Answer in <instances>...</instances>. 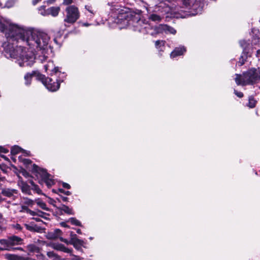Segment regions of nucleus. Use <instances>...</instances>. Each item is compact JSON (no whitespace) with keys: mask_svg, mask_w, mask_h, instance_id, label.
Instances as JSON below:
<instances>
[{"mask_svg":"<svg viewBox=\"0 0 260 260\" xmlns=\"http://www.w3.org/2000/svg\"><path fill=\"white\" fill-rule=\"evenodd\" d=\"M62 186L64 187V188H67V189H70V187H71V186L70 184H69L68 183H64L63 182L62 183Z\"/></svg>","mask_w":260,"mask_h":260,"instance_id":"42","label":"nucleus"},{"mask_svg":"<svg viewBox=\"0 0 260 260\" xmlns=\"http://www.w3.org/2000/svg\"><path fill=\"white\" fill-rule=\"evenodd\" d=\"M84 241L79 239H73L72 242H70V244L74 246V247L79 251H82V247L83 246Z\"/></svg>","mask_w":260,"mask_h":260,"instance_id":"14","label":"nucleus"},{"mask_svg":"<svg viewBox=\"0 0 260 260\" xmlns=\"http://www.w3.org/2000/svg\"><path fill=\"white\" fill-rule=\"evenodd\" d=\"M165 42L163 41L158 40L155 43V45L156 48L160 50V51L163 50V47L164 46Z\"/></svg>","mask_w":260,"mask_h":260,"instance_id":"25","label":"nucleus"},{"mask_svg":"<svg viewBox=\"0 0 260 260\" xmlns=\"http://www.w3.org/2000/svg\"><path fill=\"white\" fill-rule=\"evenodd\" d=\"M36 221H39V220L38 218H36Z\"/></svg>","mask_w":260,"mask_h":260,"instance_id":"56","label":"nucleus"},{"mask_svg":"<svg viewBox=\"0 0 260 260\" xmlns=\"http://www.w3.org/2000/svg\"><path fill=\"white\" fill-rule=\"evenodd\" d=\"M66 16L64 19L65 22L75 23L80 17V13L77 7L70 6L66 9Z\"/></svg>","mask_w":260,"mask_h":260,"instance_id":"9","label":"nucleus"},{"mask_svg":"<svg viewBox=\"0 0 260 260\" xmlns=\"http://www.w3.org/2000/svg\"><path fill=\"white\" fill-rule=\"evenodd\" d=\"M38 254L36 255L37 258L39 260H51L50 258L47 256L48 258L43 254L39 253H37Z\"/></svg>","mask_w":260,"mask_h":260,"instance_id":"31","label":"nucleus"},{"mask_svg":"<svg viewBox=\"0 0 260 260\" xmlns=\"http://www.w3.org/2000/svg\"><path fill=\"white\" fill-rule=\"evenodd\" d=\"M92 239H93V238H92V237H91L89 238V239H90V240H92Z\"/></svg>","mask_w":260,"mask_h":260,"instance_id":"55","label":"nucleus"},{"mask_svg":"<svg viewBox=\"0 0 260 260\" xmlns=\"http://www.w3.org/2000/svg\"><path fill=\"white\" fill-rule=\"evenodd\" d=\"M60 240L63 242L64 241H65V239H64V238H63L62 237H60Z\"/></svg>","mask_w":260,"mask_h":260,"instance_id":"52","label":"nucleus"},{"mask_svg":"<svg viewBox=\"0 0 260 260\" xmlns=\"http://www.w3.org/2000/svg\"><path fill=\"white\" fill-rule=\"evenodd\" d=\"M1 157H2V158H3L4 159H5L6 160H9L8 158L4 155H1Z\"/></svg>","mask_w":260,"mask_h":260,"instance_id":"47","label":"nucleus"},{"mask_svg":"<svg viewBox=\"0 0 260 260\" xmlns=\"http://www.w3.org/2000/svg\"><path fill=\"white\" fill-rule=\"evenodd\" d=\"M51 245L53 249L70 254L72 256L70 259H67V258L61 257L53 251H48L47 253V255L51 260H83V258L73 254V249L67 247L62 244L52 243Z\"/></svg>","mask_w":260,"mask_h":260,"instance_id":"6","label":"nucleus"},{"mask_svg":"<svg viewBox=\"0 0 260 260\" xmlns=\"http://www.w3.org/2000/svg\"><path fill=\"white\" fill-rule=\"evenodd\" d=\"M18 185L22 192L26 194H31V188L26 182L20 181L18 182Z\"/></svg>","mask_w":260,"mask_h":260,"instance_id":"13","label":"nucleus"},{"mask_svg":"<svg viewBox=\"0 0 260 260\" xmlns=\"http://www.w3.org/2000/svg\"><path fill=\"white\" fill-rule=\"evenodd\" d=\"M70 237H71V239H70V242H72V240L73 239H78L77 238L76 235L74 234V233L73 232H71L70 233Z\"/></svg>","mask_w":260,"mask_h":260,"instance_id":"40","label":"nucleus"},{"mask_svg":"<svg viewBox=\"0 0 260 260\" xmlns=\"http://www.w3.org/2000/svg\"><path fill=\"white\" fill-rule=\"evenodd\" d=\"M90 25H91V24H89L88 23H84L82 24V25L84 26H89Z\"/></svg>","mask_w":260,"mask_h":260,"instance_id":"49","label":"nucleus"},{"mask_svg":"<svg viewBox=\"0 0 260 260\" xmlns=\"http://www.w3.org/2000/svg\"><path fill=\"white\" fill-rule=\"evenodd\" d=\"M26 249L29 253H39L40 248L34 244H30L26 246Z\"/></svg>","mask_w":260,"mask_h":260,"instance_id":"19","label":"nucleus"},{"mask_svg":"<svg viewBox=\"0 0 260 260\" xmlns=\"http://www.w3.org/2000/svg\"><path fill=\"white\" fill-rule=\"evenodd\" d=\"M54 41L56 43H57L56 39H54Z\"/></svg>","mask_w":260,"mask_h":260,"instance_id":"54","label":"nucleus"},{"mask_svg":"<svg viewBox=\"0 0 260 260\" xmlns=\"http://www.w3.org/2000/svg\"><path fill=\"white\" fill-rule=\"evenodd\" d=\"M235 82L238 85H253L260 80V67L252 68L243 73L236 74Z\"/></svg>","mask_w":260,"mask_h":260,"instance_id":"5","label":"nucleus"},{"mask_svg":"<svg viewBox=\"0 0 260 260\" xmlns=\"http://www.w3.org/2000/svg\"><path fill=\"white\" fill-rule=\"evenodd\" d=\"M118 1H119V0H114V1H115V2H118Z\"/></svg>","mask_w":260,"mask_h":260,"instance_id":"57","label":"nucleus"},{"mask_svg":"<svg viewBox=\"0 0 260 260\" xmlns=\"http://www.w3.org/2000/svg\"><path fill=\"white\" fill-rule=\"evenodd\" d=\"M35 202L36 203V204H37V205L40 207L41 209H43V210H46V211H48L49 210V209L47 207V205L46 204H45V203H44L42 200H41V199H36L35 200Z\"/></svg>","mask_w":260,"mask_h":260,"instance_id":"22","label":"nucleus"},{"mask_svg":"<svg viewBox=\"0 0 260 260\" xmlns=\"http://www.w3.org/2000/svg\"><path fill=\"white\" fill-rule=\"evenodd\" d=\"M16 0H8L5 5V7L7 8H11L13 6L15 3Z\"/></svg>","mask_w":260,"mask_h":260,"instance_id":"33","label":"nucleus"},{"mask_svg":"<svg viewBox=\"0 0 260 260\" xmlns=\"http://www.w3.org/2000/svg\"><path fill=\"white\" fill-rule=\"evenodd\" d=\"M63 242L67 243V244H70V241H68L67 239H65V241H64Z\"/></svg>","mask_w":260,"mask_h":260,"instance_id":"53","label":"nucleus"},{"mask_svg":"<svg viewBox=\"0 0 260 260\" xmlns=\"http://www.w3.org/2000/svg\"><path fill=\"white\" fill-rule=\"evenodd\" d=\"M44 69L46 72H50L49 74L51 76H55L54 78H46L45 76L39 74L38 76L49 91H56L60 87V82H63L66 79V74L59 71L58 67H55L53 62L51 61H48L44 65Z\"/></svg>","mask_w":260,"mask_h":260,"instance_id":"4","label":"nucleus"},{"mask_svg":"<svg viewBox=\"0 0 260 260\" xmlns=\"http://www.w3.org/2000/svg\"><path fill=\"white\" fill-rule=\"evenodd\" d=\"M24 204L31 206L34 205V201L31 199L26 198L24 199Z\"/></svg>","mask_w":260,"mask_h":260,"instance_id":"34","label":"nucleus"},{"mask_svg":"<svg viewBox=\"0 0 260 260\" xmlns=\"http://www.w3.org/2000/svg\"><path fill=\"white\" fill-rule=\"evenodd\" d=\"M259 39L257 36H253L251 41V44L254 45H257L259 42Z\"/></svg>","mask_w":260,"mask_h":260,"instance_id":"35","label":"nucleus"},{"mask_svg":"<svg viewBox=\"0 0 260 260\" xmlns=\"http://www.w3.org/2000/svg\"><path fill=\"white\" fill-rule=\"evenodd\" d=\"M20 152H22L24 154H26V155H29L30 152L29 151L23 150L18 146H13L12 147L11 150V153L12 155H15Z\"/></svg>","mask_w":260,"mask_h":260,"instance_id":"16","label":"nucleus"},{"mask_svg":"<svg viewBox=\"0 0 260 260\" xmlns=\"http://www.w3.org/2000/svg\"><path fill=\"white\" fill-rule=\"evenodd\" d=\"M60 11V8L58 7H52L47 9L48 15H51L53 17H56L58 15Z\"/></svg>","mask_w":260,"mask_h":260,"instance_id":"18","label":"nucleus"},{"mask_svg":"<svg viewBox=\"0 0 260 260\" xmlns=\"http://www.w3.org/2000/svg\"><path fill=\"white\" fill-rule=\"evenodd\" d=\"M234 93L239 98H242L243 96V94L241 92H239L236 90H234Z\"/></svg>","mask_w":260,"mask_h":260,"instance_id":"39","label":"nucleus"},{"mask_svg":"<svg viewBox=\"0 0 260 260\" xmlns=\"http://www.w3.org/2000/svg\"><path fill=\"white\" fill-rule=\"evenodd\" d=\"M60 198L63 202H67L68 200V198L67 197L61 196Z\"/></svg>","mask_w":260,"mask_h":260,"instance_id":"45","label":"nucleus"},{"mask_svg":"<svg viewBox=\"0 0 260 260\" xmlns=\"http://www.w3.org/2000/svg\"><path fill=\"white\" fill-rule=\"evenodd\" d=\"M12 227L18 231H20L22 229V226L18 223L12 224Z\"/></svg>","mask_w":260,"mask_h":260,"instance_id":"36","label":"nucleus"},{"mask_svg":"<svg viewBox=\"0 0 260 260\" xmlns=\"http://www.w3.org/2000/svg\"><path fill=\"white\" fill-rule=\"evenodd\" d=\"M76 232L78 234H81L82 232L80 229H78L76 230Z\"/></svg>","mask_w":260,"mask_h":260,"instance_id":"50","label":"nucleus"},{"mask_svg":"<svg viewBox=\"0 0 260 260\" xmlns=\"http://www.w3.org/2000/svg\"><path fill=\"white\" fill-rule=\"evenodd\" d=\"M60 224L62 226H63V227H67V228H68L69 226L67 224V223L64 222H62L61 223H60Z\"/></svg>","mask_w":260,"mask_h":260,"instance_id":"46","label":"nucleus"},{"mask_svg":"<svg viewBox=\"0 0 260 260\" xmlns=\"http://www.w3.org/2000/svg\"><path fill=\"white\" fill-rule=\"evenodd\" d=\"M24 26L12 24L9 20L4 18L0 19V30L6 33L8 39V42L3 44L4 53L8 58H17V54H15L14 45L12 42L16 41L19 42L18 34H17L15 27L24 28Z\"/></svg>","mask_w":260,"mask_h":260,"instance_id":"3","label":"nucleus"},{"mask_svg":"<svg viewBox=\"0 0 260 260\" xmlns=\"http://www.w3.org/2000/svg\"><path fill=\"white\" fill-rule=\"evenodd\" d=\"M54 202H55V201H54L53 200H52V199H50V200H49V203H50L51 204H53V203H54Z\"/></svg>","mask_w":260,"mask_h":260,"instance_id":"51","label":"nucleus"},{"mask_svg":"<svg viewBox=\"0 0 260 260\" xmlns=\"http://www.w3.org/2000/svg\"><path fill=\"white\" fill-rule=\"evenodd\" d=\"M59 192L61 193H63L66 195L70 196L71 194V192L69 191H64L63 189H58Z\"/></svg>","mask_w":260,"mask_h":260,"instance_id":"37","label":"nucleus"},{"mask_svg":"<svg viewBox=\"0 0 260 260\" xmlns=\"http://www.w3.org/2000/svg\"><path fill=\"white\" fill-rule=\"evenodd\" d=\"M256 102V101L253 98H250L249 99L248 106L250 108H254L255 106Z\"/></svg>","mask_w":260,"mask_h":260,"instance_id":"30","label":"nucleus"},{"mask_svg":"<svg viewBox=\"0 0 260 260\" xmlns=\"http://www.w3.org/2000/svg\"><path fill=\"white\" fill-rule=\"evenodd\" d=\"M30 183L31 185V189L34 190L38 194H43L41 189L32 181H30Z\"/></svg>","mask_w":260,"mask_h":260,"instance_id":"23","label":"nucleus"},{"mask_svg":"<svg viewBox=\"0 0 260 260\" xmlns=\"http://www.w3.org/2000/svg\"><path fill=\"white\" fill-rule=\"evenodd\" d=\"M22 208L23 210H25L27 213H29L31 215H35L36 214H37L35 211H31V210L28 209L25 206H22ZM43 214V212L41 211H39L37 214L40 216H43L42 215Z\"/></svg>","mask_w":260,"mask_h":260,"instance_id":"24","label":"nucleus"},{"mask_svg":"<svg viewBox=\"0 0 260 260\" xmlns=\"http://www.w3.org/2000/svg\"><path fill=\"white\" fill-rule=\"evenodd\" d=\"M58 209L60 211H63L64 213L69 214L73 215L74 214L72 208H69L68 206L66 205H62L61 207H58Z\"/></svg>","mask_w":260,"mask_h":260,"instance_id":"21","label":"nucleus"},{"mask_svg":"<svg viewBox=\"0 0 260 260\" xmlns=\"http://www.w3.org/2000/svg\"><path fill=\"white\" fill-rule=\"evenodd\" d=\"M155 30L156 33H165L166 34L175 35L177 32L176 30L173 27L167 24H159L155 27Z\"/></svg>","mask_w":260,"mask_h":260,"instance_id":"11","label":"nucleus"},{"mask_svg":"<svg viewBox=\"0 0 260 260\" xmlns=\"http://www.w3.org/2000/svg\"><path fill=\"white\" fill-rule=\"evenodd\" d=\"M12 159H14V161H15V160H16V159H14V158H12Z\"/></svg>","mask_w":260,"mask_h":260,"instance_id":"58","label":"nucleus"},{"mask_svg":"<svg viewBox=\"0 0 260 260\" xmlns=\"http://www.w3.org/2000/svg\"><path fill=\"white\" fill-rule=\"evenodd\" d=\"M32 171L39 179H41L39 181L40 183L44 182L48 187L52 186L54 184V180L51 177V175L46 172V170L34 164Z\"/></svg>","mask_w":260,"mask_h":260,"instance_id":"8","label":"nucleus"},{"mask_svg":"<svg viewBox=\"0 0 260 260\" xmlns=\"http://www.w3.org/2000/svg\"><path fill=\"white\" fill-rule=\"evenodd\" d=\"M8 152H9V150L7 149H6L2 146H0V152L7 153Z\"/></svg>","mask_w":260,"mask_h":260,"instance_id":"41","label":"nucleus"},{"mask_svg":"<svg viewBox=\"0 0 260 260\" xmlns=\"http://www.w3.org/2000/svg\"><path fill=\"white\" fill-rule=\"evenodd\" d=\"M69 221H70L73 225L79 226H82L81 222L75 218H74V217L70 218L69 219Z\"/></svg>","mask_w":260,"mask_h":260,"instance_id":"26","label":"nucleus"},{"mask_svg":"<svg viewBox=\"0 0 260 260\" xmlns=\"http://www.w3.org/2000/svg\"><path fill=\"white\" fill-rule=\"evenodd\" d=\"M73 3V0H63V4L64 5H69Z\"/></svg>","mask_w":260,"mask_h":260,"instance_id":"43","label":"nucleus"},{"mask_svg":"<svg viewBox=\"0 0 260 260\" xmlns=\"http://www.w3.org/2000/svg\"><path fill=\"white\" fill-rule=\"evenodd\" d=\"M61 231L59 229H56L53 232H49L46 235V237L48 239H55L60 235Z\"/></svg>","mask_w":260,"mask_h":260,"instance_id":"15","label":"nucleus"},{"mask_svg":"<svg viewBox=\"0 0 260 260\" xmlns=\"http://www.w3.org/2000/svg\"><path fill=\"white\" fill-rule=\"evenodd\" d=\"M239 43L241 47L243 48L242 54L238 63L239 66H241L244 64V61L246 59H247L248 56H250V54H248L249 52L247 51V48L250 45V43L245 40H241Z\"/></svg>","mask_w":260,"mask_h":260,"instance_id":"10","label":"nucleus"},{"mask_svg":"<svg viewBox=\"0 0 260 260\" xmlns=\"http://www.w3.org/2000/svg\"><path fill=\"white\" fill-rule=\"evenodd\" d=\"M2 193L4 196L8 197H11L14 196L15 194H16L17 193V191L16 189L7 188L3 189Z\"/></svg>","mask_w":260,"mask_h":260,"instance_id":"17","label":"nucleus"},{"mask_svg":"<svg viewBox=\"0 0 260 260\" xmlns=\"http://www.w3.org/2000/svg\"><path fill=\"white\" fill-rule=\"evenodd\" d=\"M15 30L18 34L19 42L26 44L30 50L21 46L15 47L14 53L17 54V58L14 59L20 67L32 66L36 59V52H40L39 60L42 62L47 59L49 52H52L50 38L47 34L26 26L15 27Z\"/></svg>","mask_w":260,"mask_h":260,"instance_id":"1","label":"nucleus"},{"mask_svg":"<svg viewBox=\"0 0 260 260\" xmlns=\"http://www.w3.org/2000/svg\"><path fill=\"white\" fill-rule=\"evenodd\" d=\"M186 51V48L184 46H180L176 47L171 53L170 57L172 58L182 55Z\"/></svg>","mask_w":260,"mask_h":260,"instance_id":"12","label":"nucleus"},{"mask_svg":"<svg viewBox=\"0 0 260 260\" xmlns=\"http://www.w3.org/2000/svg\"><path fill=\"white\" fill-rule=\"evenodd\" d=\"M115 13L117 16L114 21L119 25L120 29L132 26L135 30L144 34H150L152 36L155 34L149 23L141 19L139 15L135 14L128 8L118 9Z\"/></svg>","mask_w":260,"mask_h":260,"instance_id":"2","label":"nucleus"},{"mask_svg":"<svg viewBox=\"0 0 260 260\" xmlns=\"http://www.w3.org/2000/svg\"><path fill=\"white\" fill-rule=\"evenodd\" d=\"M23 240L16 236L9 237L7 239L0 240V244L2 246L1 250L11 251L14 250H19L23 251L21 247H15L16 245H21L23 243Z\"/></svg>","mask_w":260,"mask_h":260,"instance_id":"7","label":"nucleus"},{"mask_svg":"<svg viewBox=\"0 0 260 260\" xmlns=\"http://www.w3.org/2000/svg\"><path fill=\"white\" fill-rule=\"evenodd\" d=\"M256 56L258 59L260 60V50L257 51Z\"/></svg>","mask_w":260,"mask_h":260,"instance_id":"44","label":"nucleus"},{"mask_svg":"<svg viewBox=\"0 0 260 260\" xmlns=\"http://www.w3.org/2000/svg\"><path fill=\"white\" fill-rule=\"evenodd\" d=\"M85 8L86 10L90 13V15H87V16L89 17L90 18H92L93 15H94V11L92 9V7L87 5L85 6Z\"/></svg>","mask_w":260,"mask_h":260,"instance_id":"27","label":"nucleus"},{"mask_svg":"<svg viewBox=\"0 0 260 260\" xmlns=\"http://www.w3.org/2000/svg\"><path fill=\"white\" fill-rule=\"evenodd\" d=\"M55 0H48L47 3L48 4H52L54 2Z\"/></svg>","mask_w":260,"mask_h":260,"instance_id":"48","label":"nucleus"},{"mask_svg":"<svg viewBox=\"0 0 260 260\" xmlns=\"http://www.w3.org/2000/svg\"><path fill=\"white\" fill-rule=\"evenodd\" d=\"M18 159L20 161L23 162V164L26 165H28L31 162V161L29 159L23 158L21 156H19Z\"/></svg>","mask_w":260,"mask_h":260,"instance_id":"32","label":"nucleus"},{"mask_svg":"<svg viewBox=\"0 0 260 260\" xmlns=\"http://www.w3.org/2000/svg\"><path fill=\"white\" fill-rule=\"evenodd\" d=\"M39 13L42 16H47L48 15V13L47 12V9H45V6H41L39 9Z\"/></svg>","mask_w":260,"mask_h":260,"instance_id":"29","label":"nucleus"},{"mask_svg":"<svg viewBox=\"0 0 260 260\" xmlns=\"http://www.w3.org/2000/svg\"><path fill=\"white\" fill-rule=\"evenodd\" d=\"M149 19L153 21H160L161 20V17L155 14H151Z\"/></svg>","mask_w":260,"mask_h":260,"instance_id":"28","label":"nucleus"},{"mask_svg":"<svg viewBox=\"0 0 260 260\" xmlns=\"http://www.w3.org/2000/svg\"><path fill=\"white\" fill-rule=\"evenodd\" d=\"M25 226L26 228L29 231H32L35 230V228L32 225H28V224H25Z\"/></svg>","mask_w":260,"mask_h":260,"instance_id":"38","label":"nucleus"},{"mask_svg":"<svg viewBox=\"0 0 260 260\" xmlns=\"http://www.w3.org/2000/svg\"><path fill=\"white\" fill-rule=\"evenodd\" d=\"M36 74L35 72H32L31 73H28L25 75L24 80L26 85H29L30 84L31 78Z\"/></svg>","mask_w":260,"mask_h":260,"instance_id":"20","label":"nucleus"}]
</instances>
